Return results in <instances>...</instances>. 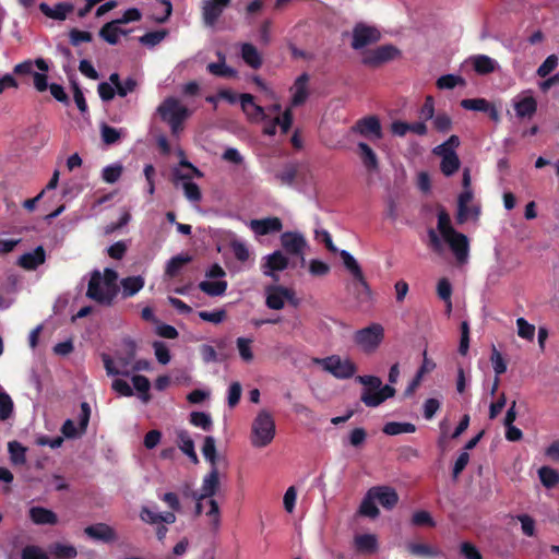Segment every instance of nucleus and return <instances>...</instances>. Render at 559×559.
I'll return each instance as SVG.
<instances>
[{"instance_id": "nucleus-1", "label": "nucleus", "mask_w": 559, "mask_h": 559, "mask_svg": "<svg viewBox=\"0 0 559 559\" xmlns=\"http://www.w3.org/2000/svg\"><path fill=\"white\" fill-rule=\"evenodd\" d=\"M357 381L368 386L361 394V402L368 407H377L390 397H393L396 390L385 384L382 386V381L376 376H358Z\"/></svg>"}, {"instance_id": "nucleus-2", "label": "nucleus", "mask_w": 559, "mask_h": 559, "mask_svg": "<svg viewBox=\"0 0 559 559\" xmlns=\"http://www.w3.org/2000/svg\"><path fill=\"white\" fill-rule=\"evenodd\" d=\"M219 488V473L217 466H213L209 474L205 475L202 481L201 492L199 499H207L210 509L206 511V515L210 518V524L213 531H217L221 525L219 508L216 500L212 497L217 492Z\"/></svg>"}, {"instance_id": "nucleus-3", "label": "nucleus", "mask_w": 559, "mask_h": 559, "mask_svg": "<svg viewBox=\"0 0 559 559\" xmlns=\"http://www.w3.org/2000/svg\"><path fill=\"white\" fill-rule=\"evenodd\" d=\"M157 112L169 124L174 135L182 130L183 122L190 116L189 109L175 97L165 98L157 107Z\"/></svg>"}, {"instance_id": "nucleus-4", "label": "nucleus", "mask_w": 559, "mask_h": 559, "mask_svg": "<svg viewBox=\"0 0 559 559\" xmlns=\"http://www.w3.org/2000/svg\"><path fill=\"white\" fill-rule=\"evenodd\" d=\"M275 436V423L272 415L261 411L252 423L251 444L255 448H264L270 444Z\"/></svg>"}, {"instance_id": "nucleus-5", "label": "nucleus", "mask_w": 559, "mask_h": 559, "mask_svg": "<svg viewBox=\"0 0 559 559\" xmlns=\"http://www.w3.org/2000/svg\"><path fill=\"white\" fill-rule=\"evenodd\" d=\"M384 340V329L380 323H371L353 334L354 343L367 355L373 354Z\"/></svg>"}, {"instance_id": "nucleus-6", "label": "nucleus", "mask_w": 559, "mask_h": 559, "mask_svg": "<svg viewBox=\"0 0 559 559\" xmlns=\"http://www.w3.org/2000/svg\"><path fill=\"white\" fill-rule=\"evenodd\" d=\"M314 362L320 365L323 370L337 379H349L357 371V366L355 362L348 358L342 359L338 355H332L325 358H317Z\"/></svg>"}, {"instance_id": "nucleus-7", "label": "nucleus", "mask_w": 559, "mask_h": 559, "mask_svg": "<svg viewBox=\"0 0 559 559\" xmlns=\"http://www.w3.org/2000/svg\"><path fill=\"white\" fill-rule=\"evenodd\" d=\"M86 297L102 306H111L116 296L107 286H104L102 273L95 270L91 274Z\"/></svg>"}, {"instance_id": "nucleus-8", "label": "nucleus", "mask_w": 559, "mask_h": 559, "mask_svg": "<svg viewBox=\"0 0 559 559\" xmlns=\"http://www.w3.org/2000/svg\"><path fill=\"white\" fill-rule=\"evenodd\" d=\"M288 266L289 259L281 250H276L262 259L261 271L264 276L278 282V272L286 270Z\"/></svg>"}, {"instance_id": "nucleus-9", "label": "nucleus", "mask_w": 559, "mask_h": 559, "mask_svg": "<svg viewBox=\"0 0 559 559\" xmlns=\"http://www.w3.org/2000/svg\"><path fill=\"white\" fill-rule=\"evenodd\" d=\"M399 52V49L393 45L379 46L364 53L362 63L371 68H377L382 63L393 60Z\"/></svg>"}, {"instance_id": "nucleus-10", "label": "nucleus", "mask_w": 559, "mask_h": 559, "mask_svg": "<svg viewBox=\"0 0 559 559\" xmlns=\"http://www.w3.org/2000/svg\"><path fill=\"white\" fill-rule=\"evenodd\" d=\"M350 131L370 140L382 139V128L377 116H367L358 119L350 128Z\"/></svg>"}, {"instance_id": "nucleus-11", "label": "nucleus", "mask_w": 559, "mask_h": 559, "mask_svg": "<svg viewBox=\"0 0 559 559\" xmlns=\"http://www.w3.org/2000/svg\"><path fill=\"white\" fill-rule=\"evenodd\" d=\"M381 34L374 26L357 24L353 29L352 47L356 50L379 41Z\"/></svg>"}, {"instance_id": "nucleus-12", "label": "nucleus", "mask_w": 559, "mask_h": 559, "mask_svg": "<svg viewBox=\"0 0 559 559\" xmlns=\"http://www.w3.org/2000/svg\"><path fill=\"white\" fill-rule=\"evenodd\" d=\"M281 245L288 254L298 255L300 264L304 266L306 260L304 257V249L307 246L305 237L296 231H285L281 236Z\"/></svg>"}, {"instance_id": "nucleus-13", "label": "nucleus", "mask_w": 559, "mask_h": 559, "mask_svg": "<svg viewBox=\"0 0 559 559\" xmlns=\"http://www.w3.org/2000/svg\"><path fill=\"white\" fill-rule=\"evenodd\" d=\"M340 255L346 270L352 274L354 281H357V287H361L366 295L369 296L371 293L370 286L367 283L361 271V267L356 261V259L346 250H342L340 252Z\"/></svg>"}, {"instance_id": "nucleus-14", "label": "nucleus", "mask_w": 559, "mask_h": 559, "mask_svg": "<svg viewBox=\"0 0 559 559\" xmlns=\"http://www.w3.org/2000/svg\"><path fill=\"white\" fill-rule=\"evenodd\" d=\"M443 239L449 245L457 262L465 263L469 251L468 238L462 233L454 231V234H451V236Z\"/></svg>"}, {"instance_id": "nucleus-15", "label": "nucleus", "mask_w": 559, "mask_h": 559, "mask_svg": "<svg viewBox=\"0 0 559 559\" xmlns=\"http://www.w3.org/2000/svg\"><path fill=\"white\" fill-rule=\"evenodd\" d=\"M289 288L282 285L265 287V305L269 309L281 310L285 306V297L289 296Z\"/></svg>"}, {"instance_id": "nucleus-16", "label": "nucleus", "mask_w": 559, "mask_h": 559, "mask_svg": "<svg viewBox=\"0 0 559 559\" xmlns=\"http://www.w3.org/2000/svg\"><path fill=\"white\" fill-rule=\"evenodd\" d=\"M84 533L92 539L110 544L117 540L116 531L106 523H96L84 528Z\"/></svg>"}, {"instance_id": "nucleus-17", "label": "nucleus", "mask_w": 559, "mask_h": 559, "mask_svg": "<svg viewBox=\"0 0 559 559\" xmlns=\"http://www.w3.org/2000/svg\"><path fill=\"white\" fill-rule=\"evenodd\" d=\"M249 226L251 230L259 236L280 233L283 229V223L281 218L275 216L262 219H251Z\"/></svg>"}, {"instance_id": "nucleus-18", "label": "nucleus", "mask_w": 559, "mask_h": 559, "mask_svg": "<svg viewBox=\"0 0 559 559\" xmlns=\"http://www.w3.org/2000/svg\"><path fill=\"white\" fill-rule=\"evenodd\" d=\"M240 104L242 110L250 120L265 121L267 119V115L265 114L263 107L254 103V97L251 94H241Z\"/></svg>"}, {"instance_id": "nucleus-19", "label": "nucleus", "mask_w": 559, "mask_h": 559, "mask_svg": "<svg viewBox=\"0 0 559 559\" xmlns=\"http://www.w3.org/2000/svg\"><path fill=\"white\" fill-rule=\"evenodd\" d=\"M377 501L385 509H393L399 502V495L395 489L389 486H374L371 488Z\"/></svg>"}, {"instance_id": "nucleus-20", "label": "nucleus", "mask_w": 559, "mask_h": 559, "mask_svg": "<svg viewBox=\"0 0 559 559\" xmlns=\"http://www.w3.org/2000/svg\"><path fill=\"white\" fill-rule=\"evenodd\" d=\"M39 10L49 19L64 21L68 14L73 12L74 4L71 2H58L53 8H50L47 3L41 2L39 4Z\"/></svg>"}, {"instance_id": "nucleus-21", "label": "nucleus", "mask_w": 559, "mask_h": 559, "mask_svg": "<svg viewBox=\"0 0 559 559\" xmlns=\"http://www.w3.org/2000/svg\"><path fill=\"white\" fill-rule=\"evenodd\" d=\"M308 82L309 75L307 73L300 74L296 80L292 87L294 91L292 97V106L298 107L306 103L309 92H308Z\"/></svg>"}, {"instance_id": "nucleus-22", "label": "nucleus", "mask_w": 559, "mask_h": 559, "mask_svg": "<svg viewBox=\"0 0 559 559\" xmlns=\"http://www.w3.org/2000/svg\"><path fill=\"white\" fill-rule=\"evenodd\" d=\"M46 253L41 246L32 252H26L19 258L17 264L28 271L37 269L45 262Z\"/></svg>"}, {"instance_id": "nucleus-23", "label": "nucleus", "mask_w": 559, "mask_h": 559, "mask_svg": "<svg viewBox=\"0 0 559 559\" xmlns=\"http://www.w3.org/2000/svg\"><path fill=\"white\" fill-rule=\"evenodd\" d=\"M174 177L176 180H186L182 187L185 195L189 201L199 202L202 199L200 187L195 182L190 181V175H183L178 169H175Z\"/></svg>"}, {"instance_id": "nucleus-24", "label": "nucleus", "mask_w": 559, "mask_h": 559, "mask_svg": "<svg viewBox=\"0 0 559 559\" xmlns=\"http://www.w3.org/2000/svg\"><path fill=\"white\" fill-rule=\"evenodd\" d=\"M29 518L35 524L38 525H55L58 523L57 514L53 511L43 507L31 508Z\"/></svg>"}, {"instance_id": "nucleus-25", "label": "nucleus", "mask_w": 559, "mask_h": 559, "mask_svg": "<svg viewBox=\"0 0 559 559\" xmlns=\"http://www.w3.org/2000/svg\"><path fill=\"white\" fill-rule=\"evenodd\" d=\"M118 25L115 21L104 24L99 29V37L110 45H117L119 43V35H127L129 33V31L122 29Z\"/></svg>"}, {"instance_id": "nucleus-26", "label": "nucleus", "mask_w": 559, "mask_h": 559, "mask_svg": "<svg viewBox=\"0 0 559 559\" xmlns=\"http://www.w3.org/2000/svg\"><path fill=\"white\" fill-rule=\"evenodd\" d=\"M518 118H532L537 111V102L533 96H525L514 103Z\"/></svg>"}, {"instance_id": "nucleus-27", "label": "nucleus", "mask_w": 559, "mask_h": 559, "mask_svg": "<svg viewBox=\"0 0 559 559\" xmlns=\"http://www.w3.org/2000/svg\"><path fill=\"white\" fill-rule=\"evenodd\" d=\"M471 62L474 71L480 75L492 73L497 68V61L486 55L474 56Z\"/></svg>"}, {"instance_id": "nucleus-28", "label": "nucleus", "mask_w": 559, "mask_h": 559, "mask_svg": "<svg viewBox=\"0 0 559 559\" xmlns=\"http://www.w3.org/2000/svg\"><path fill=\"white\" fill-rule=\"evenodd\" d=\"M228 287L226 280L216 281H202L199 283V289L211 297L223 296Z\"/></svg>"}, {"instance_id": "nucleus-29", "label": "nucleus", "mask_w": 559, "mask_h": 559, "mask_svg": "<svg viewBox=\"0 0 559 559\" xmlns=\"http://www.w3.org/2000/svg\"><path fill=\"white\" fill-rule=\"evenodd\" d=\"M224 9L219 5L213 3L210 0H204L202 4V17L204 24L207 26H214L221 15L223 14Z\"/></svg>"}, {"instance_id": "nucleus-30", "label": "nucleus", "mask_w": 559, "mask_h": 559, "mask_svg": "<svg viewBox=\"0 0 559 559\" xmlns=\"http://www.w3.org/2000/svg\"><path fill=\"white\" fill-rule=\"evenodd\" d=\"M241 58L252 69H259L262 66V57L257 47L250 43H245L241 46Z\"/></svg>"}, {"instance_id": "nucleus-31", "label": "nucleus", "mask_w": 559, "mask_h": 559, "mask_svg": "<svg viewBox=\"0 0 559 559\" xmlns=\"http://www.w3.org/2000/svg\"><path fill=\"white\" fill-rule=\"evenodd\" d=\"M438 155L441 156L440 169L444 176L450 177L459 170L461 162L455 152Z\"/></svg>"}, {"instance_id": "nucleus-32", "label": "nucleus", "mask_w": 559, "mask_h": 559, "mask_svg": "<svg viewBox=\"0 0 559 559\" xmlns=\"http://www.w3.org/2000/svg\"><path fill=\"white\" fill-rule=\"evenodd\" d=\"M358 150H359V156H360V159H361L364 166L370 171L377 170L379 163H378V157H377L376 153L373 152V150L365 142L358 143Z\"/></svg>"}, {"instance_id": "nucleus-33", "label": "nucleus", "mask_w": 559, "mask_h": 559, "mask_svg": "<svg viewBox=\"0 0 559 559\" xmlns=\"http://www.w3.org/2000/svg\"><path fill=\"white\" fill-rule=\"evenodd\" d=\"M178 447L193 463L197 464L199 462L194 451V442L188 431L180 430L178 432Z\"/></svg>"}, {"instance_id": "nucleus-34", "label": "nucleus", "mask_w": 559, "mask_h": 559, "mask_svg": "<svg viewBox=\"0 0 559 559\" xmlns=\"http://www.w3.org/2000/svg\"><path fill=\"white\" fill-rule=\"evenodd\" d=\"M144 286L142 276H129L121 281L122 297L129 298L139 293Z\"/></svg>"}, {"instance_id": "nucleus-35", "label": "nucleus", "mask_w": 559, "mask_h": 559, "mask_svg": "<svg viewBox=\"0 0 559 559\" xmlns=\"http://www.w3.org/2000/svg\"><path fill=\"white\" fill-rule=\"evenodd\" d=\"M219 61L209 63L206 69L207 71L216 76L221 78H233L236 75V71L228 67L225 62V57L222 53H218Z\"/></svg>"}, {"instance_id": "nucleus-36", "label": "nucleus", "mask_w": 559, "mask_h": 559, "mask_svg": "<svg viewBox=\"0 0 559 559\" xmlns=\"http://www.w3.org/2000/svg\"><path fill=\"white\" fill-rule=\"evenodd\" d=\"M376 500L377 499L374 498L373 493H371L370 488L360 503L359 513L371 519L377 518L380 511L376 506Z\"/></svg>"}, {"instance_id": "nucleus-37", "label": "nucleus", "mask_w": 559, "mask_h": 559, "mask_svg": "<svg viewBox=\"0 0 559 559\" xmlns=\"http://www.w3.org/2000/svg\"><path fill=\"white\" fill-rule=\"evenodd\" d=\"M382 431L388 436L413 433L416 431V426L412 423L389 421L383 426Z\"/></svg>"}, {"instance_id": "nucleus-38", "label": "nucleus", "mask_w": 559, "mask_h": 559, "mask_svg": "<svg viewBox=\"0 0 559 559\" xmlns=\"http://www.w3.org/2000/svg\"><path fill=\"white\" fill-rule=\"evenodd\" d=\"M191 261L188 254H178L173 257L166 264L165 274L168 277H175L179 274L180 270Z\"/></svg>"}, {"instance_id": "nucleus-39", "label": "nucleus", "mask_w": 559, "mask_h": 559, "mask_svg": "<svg viewBox=\"0 0 559 559\" xmlns=\"http://www.w3.org/2000/svg\"><path fill=\"white\" fill-rule=\"evenodd\" d=\"M10 460L14 465H23L26 463L27 449L19 441H10L8 443Z\"/></svg>"}, {"instance_id": "nucleus-40", "label": "nucleus", "mask_w": 559, "mask_h": 559, "mask_svg": "<svg viewBox=\"0 0 559 559\" xmlns=\"http://www.w3.org/2000/svg\"><path fill=\"white\" fill-rule=\"evenodd\" d=\"M355 546L361 552H374L378 548L377 537L372 534H362L355 537Z\"/></svg>"}, {"instance_id": "nucleus-41", "label": "nucleus", "mask_w": 559, "mask_h": 559, "mask_svg": "<svg viewBox=\"0 0 559 559\" xmlns=\"http://www.w3.org/2000/svg\"><path fill=\"white\" fill-rule=\"evenodd\" d=\"M132 384L134 389L140 393V399L143 403H148L151 401L150 395V388L151 383L150 380L145 376L135 374L132 377Z\"/></svg>"}, {"instance_id": "nucleus-42", "label": "nucleus", "mask_w": 559, "mask_h": 559, "mask_svg": "<svg viewBox=\"0 0 559 559\" xmlns=\"http://www.w3.org/2000/svg\"><path fill=\"white\" fill-rule=\"evenodd\" d=\"M540 483L546 488H552L559 484V472L549 466H543L538 469Z\"/></svg>"}, {"instance_id": "nucleus-43", "label": "nucleus", "mask_w": 559, "mask_h": 559, "mask_svg": "<svg viewBox=\"0 0 559 559\" xmlns=\"http://www.w3.org/2000/svg\"><path fill=\"white\" fill-rule=\"evenodd\" d=\"M408 552L413 556H423V557H437L439 556V550L430 545L420 544V543H409L406 546Z\"/></svg>"}, {"instance_id": "nucleus-44", "label": "nucleus", "mask_w": 559, "mask_h": 559, "mask_svg": "<svg viewBox=\"0 0 559 559\" xmlns=\"http://www.w3.org/2000/svg\"><path fill=\"white\" fill-rule=\"evenodd\" d=\"M298 167L296 164L289 163L284 166V168L276 174V179L281 181L284 186H292L297 177Z\"/></svg>"}, {"instance_id": "nucleus-45", "label": "nucleus", "mask_w": 559, "mask_h": 559, "mask_svg": "<svg viewBox=\"0 0 559 559\" xmlns=\"http://www.w3.org/2000/svg\"><path fill=\"white\" fill-rule=\"evenodd\" d=\"M168 32L166 29L147 32L139 38L142 45L154 47L158 45L166 36Z\"/></svg>"}, {"instance_id": "nucleus-46", "label": "nucleus", "mask_w": 559, "mask_h": 559, "mask_svg": "<svg viewBox=\"0 0 559 559\" xmlns=\"http://www.w3.org/2000/svg\"><path fill=\"white\" fill-rule=\"evenodd\" d=\"M438 230L443 238L456 231L451 225L450 215L444 210H440L438 213Z\"/></svg>"}, {"instance_id": "nucleus-47", "label": "nucleus", "mask_w": 559, "mask_h": 559, "mask_svg": "<svg viewBox=\"0 0 559 559\" xmlns=\"http://www.w3.org/2000/svg\"><path fill=\"white\" fill-rule=\"evenodd\" d=\"M202 453L205 460H207L211 463L212 467L216 466V445L215 439L212 436H206L204 438Z\"/></svg>"}, {"instance_id": "nucleus-48", "label": "nucleus", "mask_w": 559, "mask_h": 559, "mask_svg": "<svg viewBox=\"0 0 559 559\" xmlns=\"http://www.w3.org/2000/svg\"><path fill=\"white\" fill-rule=\"evenodd\" d=\"M437 294L440 299L448 304L449 311L451 310V296H452V285L448 278L443 277L439 280L437 285Z\"/></svg>"}, {"instance_id": "nucleus-49", "label": "nucleus", "mask_w": 559, "mask_h": 559, "mask_svg": "<svg viewBox=\"0 0 559 559\" xmlns=\"http://www.w3.org/2000/svg\"><path fill=\"white\" fill-rule=\"evenodd\" d=\"M127 344V353L123 356H117L118 365L121 367V370H128L127 367L133 361L136 354V345L134 341L128 340Z\"/></svg>"}, {"instance_id": "nucleus-50", "label": "nucleus", "mask_w": 559, "mask_h": 559, "mask_svg": "<svg viewBox=\"0 0 559 559\" xmlns=\"http://www.w3.org/2000/svg\"><path fill=\"white\" fill-rule=\"evenodd\" d=\"M13 407L11 396L4 391H0V420L9 419L13 413Z\"/></svg>"}, {"instance_id": "nucleus-51", "label": "nucleus", "mask_w": 559, "mask_h": 559, "mask_svg": "<svg viewBox=\"0 0 559 559\" xmlns=\"http://www.w3.org/2000/svg\"><path fill=\"white\" fill-rule=\"evenodd\" d=\"M51 552L58 559H72V558L76 557V555H78V551L74 546L63 545L60 543H56L52 546Z\"/></svg>"}, {"instance_id": "nucleus-52", "label": "nucleus", "mask_w": 559, "mask_h": 559, "mask_svg": "<svg viewBox=\"0 0 559 559\" xmlns=\"http://www.w3.org/2000/svg\"><path fill=\"white\" fill-rule=\"evenodd\" d=\"M190 423L195 426L200 427L205 431H210L212 428V419L211 416L203 412H193L190 415Z\"/></svg>"}, {"instance_id": "nucleus-53", "label": "nucleus", "mask_w": 559, "mask_h": 559, "mask_svg": "<svg viewBox=\"0 0 559 559\" xmlns=\"http://www.w3.org/2000/svg\"><path fill=\"white\" fill-rule=\"evenodd\" d=\"M489 103L485 98H465L461 100L460 105L466 110L484 112L488 108Z\"/></svg>"}, {"instance_id": "nucleus-54", "label": "nucleus", "mask_w": 559, "mask_h": 559, "mask_svg": "<svg viewBox=\"0 0 559 559\" xmlns=\"http://www.w3.org/2000/svg\"><path fill=\"white\" fill-rule=\"evenodd\" d=\"M463 83L464 80L461 76L454 74H445L437 80L436 85L439 90H453L456 85Z\"/></svg>"}, {"instance_id": "nucleus-55", "label": "nucleus", "mask_w": 559, "mask_h": 559, "mask_svg": "<svg viewBox=\"0 0 559 559\" xmlns=\"http://www.w3.org/2000/svg\"><path fill=\"white\" fill-rule=\"evenodd\" d=\"M559 59L556 55L548 56L544 62L538 67L536 74L539 78L548 76L557 67Z\"/></svg>"}, {"instance_id": "nucleus-56", "label": "nucleus", "mask_w": 559, "mask_h": 559, "mask_svg": "<svg viewBox=\"0 0 559 559\" xmlns=\"http://www.w3.org/2000/svg\"><path fill=\"white\" fill-rule=\"evenodd\" d=\"M122 166L119 164L106 166L103 169L102 178L107 183H115L122 175Z\"/></svg>"}, {"instance_id": "nucleus-57", "label": "nucleus", "mask_w": 559, "mask_h": 559, "mask_svg": "<svg viewBox=\"0 0 559 559\" xmlns=\"http://www.w3.org/2000/svg\"><path fill=\"white\" fill-rule=\"evenodd\" d=\"M251 343L252 341L246 337H238L236 341L239 355L246 362H250L253 359V353L250 346Z\"/></svg>"}, {"instance_id": "nucleus-58", "label": "nucleus", "mask_w": 559, "mask_h": 559, "mask_svg": "<svg viewBox=\"0 0 559 559\" xmlns=\"http://www.w3.org/2000/svg\"><path fill=\"white\" fill-rule=\"evenodd\" d=\"M102 276H103L104 286H107V288H109L110 292L114 293L115 296L117 297V295L119 293V287L117 285L118 273L110 267H106L104 270V274Z\"/></svg>"}, {"instance_id": "nucleus-59", "label": "nucleus", "mask_w": 559, "mask_h": 559, "mask_svg": "<svg viewBox=\"0 0 559 559\" xmlns=\"http://www.w3.org/2000/svg\"><path fill=\"white\" fill-rule=\"evenodd\" d=\"M412 524L415 526H429L435 527L436 522L428 511H416L412 516Z\"/></svg>"}, {"instance_id": "nucleus-60", "label": "nucleus", "mask_w": 559, "mask_h": 559, "mask_svg": "<svg viewBox=\"0 0 559 559\" xmlns=\"http://www.w3.org/2000/svg\"><path fill=\"white\" fill-rule=\"evenodd\" d=\"M69 39H70V44L73 47H78L81 43H90L93 39V36L87 31L72 28L69 32Z\"/></svg>"}, {"instance_id": "nucleus-61", "label": "nucleus", "mask_w": 559, "mask_h": 559, "mask_svg": "<svg viewBox=\"0 0 559 559\" xmlns=\"http://www.w3.org/2000/svg\"><path fill=\"white\" fill-rule=\"evenodd\" d=\"M433 119V128L438 132L447 133L452 128V119L448 114H438Z\"/></svg>"}, {"instance_id": "nucleus-62", "label": "nucleus", "mask_w": 559, "mask_h": 559, "mask_svg": "<svg viewBox=\"0 0 559 559\" xmlns=\"http://www.w3.org/2000/svg\"><path fill=\"white\" fill-rule=\"evenodd\" d=\"M102 140L105 144L111 145L119 141L120 131L108 124H104L100 129Z\"/></svg>"}, {"instance_id": "nucleus-63", "label": "nucleus", "mask_w": 559, "mask_h": 559, "mask_svg": "<svg viewBox=\"0 0 559 559\" xmlns=\"http://www.w3.org/2000/svg\"><path fill=\"white\" fill-rule=\"evenodd\" d=\"M21 557L22 559H49L40 547L34 545L24 547Z\"/></svg>"}, {"instance_id": "nucleus-64", "label": "nucleus", "mask_w": 559, "mask_h": 559, "mask_svg": "<svg viewBox=\"0 0 559 559\" xmlns=\"http://www.w3.org/2000/svg\"><path fill=\"white\" fill-rule=\"evenodd\" d=\"M460 552L465 559H483V556L477 547L469 542H463L461 544Z\"/></svg>"}]
</instances>
